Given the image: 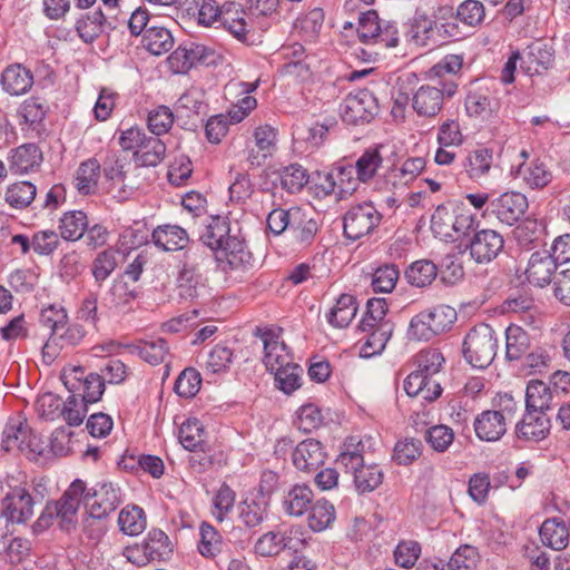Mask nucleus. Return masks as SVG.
<instances>
[{"label":"nucleus","instance_id":"5","mask_svg":"<svg viewBox=\"0 0 570 570\" xmlns=\"http://www.w3.org/2000/svg\"><path fill=\"white\" fill-rule=\"evenodd\" d=\"M119 145L126 150H132V159L139 167H156L166 156L167 147L159 136H148L138 126L121 131Z\"/></svg>","mask_w":570,"mask_h":570},{"label":"nucleus","instance_id":"8","mask_svg":"<svg viewBox=\"0 0 570 570\" xmlns=\"http://www.w3.org/2000/svg\"><path fill=\"white\" fill-rule=\"evenodd\" d=\"M253 335L263 343V363L268 372L274 374L275 386L285 393V342L281 326H256Z\"/></svg>","mask_w":570,"mask_h":570},{"label":"nucleus","instance_id":"40","mask_svg":"<svg viewBox=\"0 0 570 570\" xmlns=\"http://www.w3.org/2000/svg\"><path fill=\"white\" fill-rule=\"evenodd\" d=\"M48 111L49 106L46 99L31 96L21 104L19 116L32 129H40L45 127L43 121Z\"/></svg>","mask_w":570,"mask_h":570},{"label":"nucleus","instance_id":"56","mask_svg":"<svg viewBox=\"0 0 570 570\" xmlns=\"http://www.w3.org/2000/svg\"><path fill=\"white\" fill-rule=\"evenodd\" d=\"M27 422L11 419L2 431L1 448L6 452L14 449L21 451L23 439H26Z\"/></svg>","mask_w":570,"mask_h":570},{"label":"nucleus","instance_id":"48","mask_svg":"<svg viewBox=\"0 0 570 570\" xmlns=\"http://www.w3.org/2000/svg\"><path fill=\"white\" fill-rule=\"evenodd\" d=\"M313 491L307 484H296L287 492V514L301 517L309 511Z\"/></svg>","mask_w":570,"mask_h":570},{"label":"nucleus","instance_id":"3","mask_svg":"<svg viewBox=\"0 0 570 570\" xmlns=\"http://www.w3.org/2000/svg\"><path fill=\"white\" fill-rule=\"evenodd\" d=\"M336 463L352 474L353 487L360 495L374 492L383 483L384 471L376 463L365 464L364 444L354 436L346 439Z\"/></svg>","mask_w":570,"mask_h":570},{"label":"nucleus","instance_id":"43","mask_svg":"<svg viewBox=\"0 0 570 570\" xmlns=\"http://www.w3.org/2000/svg\"><path fill=\"white\" fill-rule=\"evenodd\" d=\"M530 347L529 334L518 325H510L505 330V357L509 361H519Z\"/></svg>","mask_w":570,"mask_h":570},{"label":"nucleus","instance_id":"36","mask_svg":"<svg viewBox=\"0 0 570 570\" xmlns=\"http://www.w3.org/2000/svg\"><path fill=\"white\" fill-rule=\"evenodd\" d=\"M493 163V151L489 148L471 150L462 161V168L471 179L487 175Z\"/></svg>","mask_w":570,"mask_h":570},{"label":"nucleus","instance_id":"11","mask_svg":"<svg viewBox=\"0 0 570 570\" xmlns=\"http://www.w3.org/2000/svg\"><path fill=\"white\" fill-rule=\"evenodd\" d=\"M36 498L21 485L10 488L0 501V517L7 524H26L33 515Z\"/></svg>","mask_w":570,"mask_h":570},{"label":"nucleus","instance_id":"61","mask_svg":"<svg viewBox=\"0 0 570 570\" xmlns=\"http://www.w3.org/2000/svg\"><path fill=\"white\" fill-rule=\"evenodd\" d=\"M39 322L50 330V335L57 336L58 331L68 323V313L63 306L52 304L41 309Z\"/></svg>","mask_w":570,"mask_h":570},{"label":"nucleus","instance_id":"24","mask_svg":"<svg viewBox=\"0 0 570 570\" xmlns=\"http://www.w3.org/2000/svg\"><path fill=\"white\" fill-rule=\"evenodd\" d=\"M0 83L10 96H21L28 92L33 85V73L21 63H12L4 68Z\"/></svg>","mask_w":570,"mask_h":570},{"label":"nucleus","instance_id":"60","mask_svg":"<svg viewBox=\"0 0 570 570\" xmlns=\"http://www.w3.org/2000/svg\"><path fill=\"white\" fill-rule=\"evenodd\" d=\"M387 312V303L385 298H370L366 304V313L360 322V330L367 332L381 323H389L384 321Z\"/></svg>","mask_w":570,"mask_h":570},{"label":"nucleus","instance_id":"33","mask_svg":"<svg viewBox=\"0 0 570 570\" xmlns=\"http://www.w3.org/2000/svg\"><path fill=\"white\" fill-rule=\"evenodd\" d=\"M126 348L129 353L137 354L150 365L164 363L169 355L168 343L161 337L151 341H141L139 344H127Z\"/></svg>","mask_w":570,"mask_h":570},{"label":"nucleus","instance_id":"44","mask_svg":"<svg viewBox=\"0 0 570 570\" xmlns=\"http://www.w3.org/2000/svg\"><path fill=\"white\" fill-rule=\"evenodd\" d=\"M436 276L438 267L429 259L413 262L405 269V278L407 283L420 288L431 285Z\"/></svg>","mask_w":570,"mask_h":570},{"label":"nucleus","instance_id":"12","mask_svg":"<svg viewBox=\"0 0 570 570\" xmlns=\"http://www.w3.org/2000/svg\"><path fill=\"white\" fill-rule=\"evenodd\" d=\"M127 559L136 564H146L150 561H165L173 553V543L166 532L151 529L141 544L127 548Z\"/></svg>","mask_w":570,"mask_h":570},{"label":"nucleus","instance_id":"54","mask_svg":"<svg viewBox=\"0 0 570 570\" xmlns=\"http://www.w3.org/2000/svg\"><path fill=\"white\" fill-rule=\"evenodd\" d=\"M176 119V112L165 106L160 105L150 110L147 118L148 129L153 135L160 136L167 134Z\"/></svg>","mask_w":570,"mask_h":570},{"label":"nucleus","instance_id":"45","mask_svg":"<svg viewBox=\"0 0 570 570\" xmlns=\"http://www.w3.org/2000/svg\"><path fill=\"white\" fill-rule=\"evenodd\" d=\"M142 40L146 49L155 56L168 52L174 46L171 32L164 27H148L144 33Z\"/></svg>","mask_w":570,"mask_h":570},{"label":"nucleus","instance_id":"52","mask_svg":"<svg viewBox=\"0 0 570 570\" xmlns=\"http://www.w3.org/2000/svg\"><path fill=\"white\" fill-rule=\"evenodd\" d=\"M382 163L383 157L379 148H367L355 163L357 179L368 183L376 175Z\"/></svg>","mask_w":570,"mask_h":570},{"label":"nucleus","instance_id":"29","mask_svg":"<svg viewBox=\"0 0 570 570\" xmlns=\"http://www.w3.org/2000/svg\"><path fill=\"white\" fill-rule=\"evenodd\" d=\"M443 102L442 92L430 85L421 86L412 98V107L421 117H435L442 110Z\"/></svg>","mask_w":570,"mask_h":570},{"label":"nucleus","instance_id":"37","mask_svg":"<svg viewBox=\"0 0 570 570\" xmlns=\"http://www.w3.org/2000/svg\"><path fill=\"white\" fill-rule=\"evenodd\" d=\"M88 217L82 210H70L62 214L59 219L60 236L68 242L80 239L87 229Z\"/></svg>","mask_w":570,"mask_h":570},{"label":"nucleus","instance_id":"42","mask_svg":"<svg viewBox=\"0 0 570 570\" xmlns=\"http://www.w3.org/2000/svg\"><path fill=\"white\" fill-rule=\"evenodd\" d=\"M426 161L423 157H410L401 166H392L389 169L387 178L393 185H407L412 183L425 168Z\"/></svg>","mask_w":570,"mask_h":570},{"label":"nucleus","instance_id":"30","mask_svg":"<svg viewBox=\"0 0 570 570\" xmlns=\"http://www.w3.org/2000/svg\"><path fill=\"white\" fill-rule=\"evenodd\" d=\"M105 22L106 14L101 8H97L92 12L81 14L75 22V30L83 43L92 45L105 33Z\"/></svg>","mask_w":570,"mask_h":570},{"label":"nucleus","instance_id":"2","mask_svg":"<svg viewBox=\"0 0 570 570\" xmlns=\"http://www.w3.org/2000/svg\"><path fill=\"white\" fill-rule=\"evenodd\" d=\"M85 491V482L76 479L58 500L47 501L40 515L32 524L35 533L48 530L55 521L63 532L76 530L78 524V511L81 504V494Z\"/></svg>","mask_w":570,"mask_h":570},{"label":"nucleus","instance_id":"9","mask_svg":"<svg viewBox=\"0 0 570 570\" xmlns=\"http://www.w3.org/2000/svg\"><path fill=\"white\" fill-rule=\"evenodd\" d=\"M206 258V254L199 244H191L184 253L181 268L177 277V289L180 298L193 301L199 296L204 288L199 264Z\"/></svg>","mask_w":570,"mask_h":570},{"label":"nucleus","instance_id":"31","mask_svg":"<svg viewBox=\"0 0 570 570\" xmlns=\"http://www.w3.org/2000/svg\"><path fill=\"white\" fill-rule=\"evenodd\" d=\"M542 543L553 550H562L569 542V530L560 518H551L543 521L539 529Z\"/></svg>","mask_w":570,"mask_h":570},{"label":"nucleus","instance_id":"25","mask_svg":"<svg viewBox=\"0 0 570 570\" xmlns=\"http://www.w3.org/2000/svg\"><path fill=\"white\" fill-rule=\"evenodd\" d=\"M151 239L156 247L164 252L181 250L189 244V236L178 225H159L151 233Z\"/></svg>","mask_w":570,"mask_h":570},{"label":"nucleus","instance_id":"51","mask_svg":"<svg viewBox=\"0 0 570 570\" xmlns=\"http://www.w3.org/2000/svg\"><path fill=\"white\" fill-rule=\"evenodd\" d=\"M199 553L208 559L215 558L222 551L223 546V538L219 532L212 524L203 521L199 528Z\"/></svg>","mask_w":570,"mask_h":570},{"label":"nucleus","instance_id":"21","mask_svg":"<svg viewBox=\"0 0 570 570\" xmlns=\"http://www.w3.org/2000/svg\"><path fill=\"white\" fill-rule=\"evenodd\" d=\"M473 426L481 441L495 442L507 432V417L502 411L487 410L474 419Z\"/></svg>","mask_w":570,"mask_h":570},{"label":"nucleus","instance_id":"18","mask_svg":"<svg viewBox=\"0 0 570 570\" xmlns=\"http://www.w3.org/2000/svg\"><path fill=\"white\" fill-rule=\"evenodd\" d=\"M529 207L528 198L519 191H507L489 202L490 212L509 226L518 223Z\"/></svg>","mask_w":570,"mask_h":570},{"label":"nucleus","instance_id":"7","mask_svg":"<svg viewBox=\"0 0 570 570\" xmlns=\"http://www.w3.org/2000/svg\"><path fill=\"white\" fill-rule=\"evenodd\" d=\"M456 316L453 307L445 304L435 305L412 317L407 335L411 340L428 342L450 331Z\"/></svg>","mask_w":570,"mask_h":570},{"label":"nucleus","instance_id":"4","mask_svg":"<svg viewBox=\"0 0 570 570\" xmlns=\"http://www.w3.org/2000/svg\"><path fill=\"white\" fill-rule=\"evenodd\" d=\"M246 11L240 3L226 1L218 6L216 0H203L198 9V23L209 27L215 22L226 29L234 38L244 43H249L252 26L245 20Z\"/></svg>","mask_w":570,"mask_h":570},{"label":"nucleus","instance_id":"53","mask_svg":"<svg viewBox=\"0 0 570 570\" xmlns=\"http://www.w3.org/2000/svg\"><path fill=\"white\" fill-rule=\"evenodd\" d=\"M370 331L371 334L362 346L361 353L363 356H371L384 350L391 338L393 325L391 323H381Z\"/></svg>","mask_w":570,"mask_h":570},{"label":"nucleus","instance_id":"59","mask_svg":"<svg viewBox=\"0 0 570 570\" xmlns=\"http://www.w3.org/2000/svg\"><path fill=\"white\" fill-rule=\"evenodd\" d=\"M444 361L442 353L436 348L422 350L414 358L417 373L431 379L440 372Z\"/></svg>","mask_w":570,"mask_h":570},{"label":"nucleus","instance_id":"41","mask_svg":"<svg viewBox=\"0 0 570 570\" xmlns=\"http://www.w3.org/2000/svg\"><path fill=\"white\" fill-rule=\"evenodd\" d=\"M36 195V185L28 180H21L7 187L4 200L14 209H24L35 200Z\"/></svg>","mask_w":570,"mask_h":570},{"label":"nucleus","instance_id":"57","mask_svg":"<svg viewBox=\"0 0 570 570\" xmlns=\"http://www.w3.org/2000/svg\"><path fill=\"white\" fill-rule=\"evenodd\" d=\"M200 385V373L194 367H186L176 379L174 391L181 397L191 399L199 392Z\"/></svg>","mask_w":570,"mask_h":570},{"label":"nucleus","instance_id":"6","mask_svg":"<svg viewBox=\"0 0 570 570\" xmlns=\"http://www.w3.org/2000/svg\"><path fill=\"white\" fill-rule=\"evenodd\" d=\"M495 331L485 323L473 326L462 343V355L468 364L478 370L490 366L498 352Z\"/></svg>","mask_w":570,"mask_h":570},{"label":"nucleus","instance_id":"34","mask_svg":"<svg viewBox=\"0 0 570 570\" xmlns=\"http://www.w3.org/2000/svg\"><path fill=\"white\" fill-rule=\"evenodd\" d=\"M464 106L470 117L487 120L499 109V102L481 90H470L465 97Z\"/></svg>","mask_w":570,"mask_h":570},{"label":"nucleus","instance_id":"1","mask_svg":"<svg viewBox=\"0 0 570 570\" xmlns=\"http://www.w3.org/2000/svg\"><path fill=\"white\" fill-rule=\"evenodd\" d=\"M199 242L215 254L224 272L253 266L252 253L245 248L243 239L232 235L230 223L226 217H210L199 235Z\"/></svg>","mask_w":570,"mask_h":570},{"label":"nucleus","instance_id":"22","mask_svg":"<svg viewBox=\"0 0 570 570\" xmlns=\"http://www.w3.org/2000/svg\"><path fill=\"white\" fill-rule=\"evenodd\" d=\"M558 265L559 264L550 256L549 250L534 252L530 256L525 269L528 282L539 287L550 284Z\"/></svg>","mask_w":570,"mask_h":570},{"label":"nucleus","instance_id":"10","mask_svg":"<svg viewBox=\"0 0 570 570\" xmlns=\"http://www.w3.org/2000/svg\"><path fill=\"white\" fill-rule=\"evenodd\" d=\"M382 215L372 203L351 206L343 216V235L355 242L370 235L381 223Z\"/></svg>","mask_w":570,"mask_h":570},{"label":"nucleus","instance_id":"55","mask_svg":"<svg viewBox=\"0 0 570 570\" xmlns=\"http://www.w3.org/2000/svg\"><path fill=\"white\" fill-rule=\"evenodd\" d=\"M324 22V12L321 8H314L306 14L297 18L293 23V30L306 39L317 36Z\"/></svg>","mask_w":570,"mask_h":570},{"label":"nucleus","instance_id":"14","mask_svg":"<svg viewBox=\"0 0 570 570\" xmlns=\"http://www.w3.org/2000/svg\"><path fill=\"white\" fill-rule=\"evenodd\" d=\"M318 230L320 225L315 214L308 206H295L287 209V233L293 246L302 249L309 247Z\"/></svg>","mask_w":570,"mask_h":570},{"label":"nucleus","instance_id":"13","mask_svg":"<svg viewBox=\"0 0 570 570\" xmlns=\"http://www.w3.org/2000/svg\"><path fill=\"white\" fill-rule=\"evenodd\" d=\"M341 117L348 125L371 122L379 112L377 99L368 89L350 92L340 106Z\"/></svg>","mask_w":570,"mask_h":570},{"label":"nucleus","instance_id":"49","mask_svg":"<svg viewBox=\"0 0 570 570\" xmlns=\"http://www.w3.org/2000/svg\"><path fill=\"white\" fill-rule=\"evenodd\" d=\"M205 430L203 424L197 419H188L181 424L179 430V441L181 445L191 452L204 451Z\"/></svg>","mask_w":570,"mask_h":570},{"label":"nucleus","instance_id":"19","mask_svg":"<svg viewBox=\"0 0 570 570\" xmlns=\"http://www.w3.org/2000/svg\"><path fill=\"white\" fill-rule=\"evenodd\" d=\"M326 452L323 444L314 439H307L296 445L292 452L293 465L303 472H314L326 460Z\"/></svg>","mask_w":570,"mask_h":570},{"label":"nucleus","instance_id":"64","mask_svg":"<svg viewBox=\"0 0 570 570\" xmlns=\"http://www.w3.org/2000/svg\"><path fill=\"white\" fill-rule=\"evenodd\" d=\"M479 560L480 556L475 547L462 544L452 554L448 567L452 570H471L476 567Z\"/></svg>","mask_w":570,"mask_h":570},{"label":"nucleus","instance_id":"23","mask_svg":"<svg viewBox=\"0 0 570 570\" xmlns=\"http://www.w3.org/2000/svg\"><path fill=\"white\" fill-rule=\"evenodd\" d=\"M42 160V151L33 142H27L12 149L8 157L9 169L16 175H24L39 168Z\"/></svg>","mask_w":570,"mask_h":570},{"label":"nucleus","instance_id":"20","mask_svg":"<svg viewBox=\"0 0 570 570\" xmlns=\"http://www.w3.org/2000/svg\"><path fill=\"white\" fill-rule=\"evenodd\" d=\"M550 429L547 412L525 409L522 420L515 425V434L518 439L538 442L548 436Z\"/></svg>","mask_w":570,"mask_h":570},{"label":"nucleus","instance_id":"63","mask_svg":"<svg viewBox=\"0 0 570 570\" xmlns=\"http://www.w3.org/2000/svg\"><path fill=\"white\" fill-rule=\"evenodd\" d=\"M423 444L420 440L411 438L396 442L393 459L400 465H409L422 453Z\"/></svg>","mask_w":570,"mask_h":570},{"label":"nucleus","instance_id":"16","mask_svg":"<svg viewBox=\"0 0 570 570\" xmlns=\"http://www.w3.org/2000/svg\"><path fill=\"white\" fill-rule=\"evenodd\" d=\"M503 248V236L489 228L476 230L464 244V252H469L471 259L480 265L493 262Z\"/></svg>","mask_w":570,"mask_h":570},{"label":"nucleus","instance_id":"50","mask_svg":"<svg viewBox=\"0 0 570 570\" xmlns=\"http://www.w3.org/2000/svg\"><path fill=\"white\" fill-rule=\"evenodd\" d=\"M309 511L308 525L315 532L330 528L336 518L334 505L326 500L312 503Z\"/></svg>","mask_w":570,"mask_h":570},{"label":"nucleus","instance_id":"58","mask_svg":"<svg viewBox=\"0 0 570 570\" xmlns=\"http://www.w3.org/2000/svg\"><path fill=\"white\" fill-rule=\"evenodd\" d=\"M485 17V8L479 0H465L456 9L455 19L464 26L475 28L480 26Z\"/></svg>","mask_w":570,"mask_h":570},{"label":"nucleus","instance_id":"39","mask_svg":"<svg viewBox=\"0 0 570 570\" xmlns=\"http://www.w3.org/2000/svg\"><path fill=\"white\" fill-rule=\"evenodd\" d=\"M357 311L356 298L350 294H342L335 306L326 315L327 322L337 328H344L350 325Z\"/></svg>","mask_w":570,"mask_h":570},{"label":"nucleus","instance_id":"26","mask_svg":"<svg viewBox=\"0 0 570 570\" xmlns=\"http://www.w3.org/2000/svg\"><path fill=\"white\" fill-rule=\"evenodd\" d=\"M460 203L458 200H448L435 208L431 217V230L436 237L450 242V237L455 236L452 230L454 219H458Z\"/></svg>","mask_w":570,"mask_h":570},{"label":"nucleus","instance_id":"35","mask_svg":"<svg viewBox=\"0 0 570 570\" xmlns=\"http://www.w3.org/2000/svg\"><path fill=\"white\" fill-rule=\"evenodd\" d=\"M268 505L267 501L253 493L238 504V518L245 527L255 528L266 518Z\"/></svg>","mask_w":570,"mask_h":570},{"label":"nucleus","instance_id":"46","mask_svg":"<svg viewBox=\"0 0 570 570\" xmlns=\"http://www.w3.org/2000/svg\"><path fill=\"white\" fill-rule=\"evenodd\" d=\"M146 524L145 511L138 505H128L118 515L120 531L130 537L140 534L145 530Z\"/></svg>","mask_w":570,"mask_h":570},{"label":"nucleus","instance_id":"17","mask_svg":"<svg viewBox=\"0 0 570 570\" xmlns=\"http://www.w3.org/2000/svg\"><path fill=\"white\" fill-rule=\"evenodd\" d=\"M176 120L185 130L196 131L203 127L208 112V105L195 92L183 94L175 104Z\"/></svg>","mask_w":570,"mask_h":570},{"label":"nucleus","instance_id":"15","mask_svg":"<svg viewBox=\"0 0 570 570\" xmlns=\"http://www.w3.org/2000/svg\"><path fill=\"white\" fill-rule=\"evenodd\" d=\"M81 502L88 507L89 515L94 519H104L114 512L121 502L120 489L112 483L101 482L87 489L81 494Z\"/></svg>","mask_w":570,"mask_h":570},{"label":"nucleus","instance_id":"32","mask_svg":"<svg viewBox=\"0 0 570 570\" xmlns=\"http://www.w3.org/2000/svg\"><path fill=\"white\" fill-rule=\"evenodd\" d=\"M100 174L101 165L97 158L92 157L80 163L75 177L78 193L83 196L95 194Z\"/></svg>","mask_w":570,"mask_h":570},{"label":"nucleus","instance_id":"27","mask_svg":"<svg viewBox=\"0 0 570 570\" xmlns=\"http://www.w3.org/2000/svg\"><path fill=\"white\" fill-rule=\"evenodd\" d=\"M560 404L551 386L540 380L529 381L525 390V409L548 412Z\"/></svg>","mask_w":570,"mask_h":570},{"label":"nucleus","instance_id":"47","mask_svg":"<svg viewBox=\"0 0 570 570\" xmlns=\"http://www.w3.org/2000/svg\"><path fill=\"white\" fill-rule=\"evenodd\" d=\"M335 125L334 120L327 124H315L312 127L294 126L292 131L293 148H297L299 141L309 142L312 146H320L326 138L331 127Z\"/></svg>","mask_w":570,"mask_h":570},{"label":"nucleus","instance_id":"28","mask_svg":"<svg viewBox=\"0 0 570 570\" xmlns=\"http://www.w3.org/2000/svg\"><path fill=\"white\" fill-rule=\"evenodd\" d=\"M403 387L409 396H422V399L428 402H433L439 399L443 391L438 381L417 373L416 370L406 376Z\"/></svg>","mask_w":570,"mask_h":570},{"label":"nucleus","instance_id":"38","mask_svg":"<svg viewBox=\"0 0 570 570\" xmlns=\"http://www.w3.org/2000/svg\"><path fill=\"white\" fill-rule=\"evenodd\" d=\"M522 58L525 70L529 75H540L547 71L553 63V50L548 45H533L528 48Z\"/></svg>","mask_w":570,"mask_h":570},{"label":"nucleus","instance_id":"62","mask_svg":"<svg viewBox=\"0 0 570 570\" xmlns=\"http://www.w3.org/2000/svg\"><path fill=\"white\" fill-rule=\"evenodd\" d=\"M424 439L434 451L445 452L454 441V432L450 426L439 424L429 428Z\"/></svg>","mask_w":570,"mask_h":570}]
</instances>
